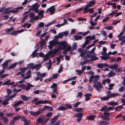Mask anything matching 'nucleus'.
<instances>
[{
	"mask_svg": "<svg viewBox=\"0 0 125 125\" xmlns=\"http://www.w3.org/2000/svg\"><path fill=\"white\" fill-rule=\"evenodd\" d=\"M59 43L57 42L55 40L53 39V40L49 42V45L48 47L51 50L54 46H56L57 45H59Z\"/></svg>",
	"mask_w": 125,
	"mask_h": 125,
	"instance_id": "nucleus-1",
	"label": "nucleus"
},
{
	"mask_svg": "<svg viewBox=\"0 0 125 125\" xmlns=\"http://www.w3.org/2000/svg\"><path fill=\"white\" fill-rule=\"evenodd\" d=\"M94 84V87L97 91L99 92L103 87L101 83L99 82H98Z\"/></svg>",
	"mask_w": 125,
	"mask_h": 125,
	"instance_id": "nucleus-2",
	"label": "nucleus"
},
{
	"mask_svg": "<svg viewBox=\"0 0 125 125\" xmlns=\"http://www.w3.org/2000/svg\"><path fill=\"white\" fill-rule=\"evenodd\" d=\"M83 115V114L82 112L76 113L74 114L75 117H78L77 118V121L78 122L80 121V120H81Z\"/></svg>",
	"mask_w": 125,
	"mask_h": 125,
	"instance_id": "nucleus-3",
	"label": "nucleus"
},
{
	"mask_svg": "<svg viewBox=\"0 0 125 125\" xmlns=\"http://www.w3.org/2000/svg\"><path fill=\"white\" fill-rule=\"evenodd\" d=\"M24 31V30H21L17 31H14L10 33L9 34L11 35L16 36L19 33H20Z\"/></svg>",
	"mask_w": 125,
	"mask_h": 125,
	"instance_id": "nucleus-4",
	"label": "nucleus"
},
{
	"mask_svg": "<svg viewBox=\"0 0 125 125\" xmlns=\"http://www.w3.org/2000/svg\"><path fill=\"white\" fill-rule=\"evenodd\" d=\"M55 6H53L50 7L46 10V12L48 11H49V12L51 14H53L55 11V8H54Z\"/></svg>",
	"mask_w": 125,
	"mask_h": 125,
	"instance_id": "nucleus-5",
	"label": "nucleus"
},
{
	"mask_svg": "<svg viewBox=\"0 0 125 125\" xmlns=\"http://www.w3.org/2000/svg\"><path fill=\"white\" fill-rule=\"evenodd\" d=\"M44 118V115L42 114L37 119V122L38 124H39L41 123L43 124V121Z\"/></svg>",
	"mask_w": 125,
	"mask_h": 125,
	"instance_id": "nucleus-6",
	"label": "nucleus"
},
{
	"mask_svg": "<svg viewBox=\"0 0 125 125\" xmlns=\"http://www.w3.org/2000/svg\"><path fill=\"white\" fill-rule=\"evenodd\" d=\"M59 45L62 46L63 49H64L66 47L68 46V45L66 43V42L65 41H63L60 42L59 43Z\"/></svg>",
	"mask_w": 125,
	"mask_h": 125,
	"instance_id": "nucleus-7",
	"label": "nucleus"
},
{
	"mask_svg": "<svg viewBox=\"0 0 125 125\" xmlns=\"http://www.w3.org/2000/svg\"><path fill=\"white\" fill-rule=\"evenodd\" d=\"M108 64L105 63H98L97 65V67L99 68H102L103 67H106L108 66Z\"/></svg>",
	"mask_w": 125,
	"mask_h": 125,
	"instance_id": "nucleus-8",
	"label": "nucleus"
},
{
	"mask_svg": "<svg viewBox=\"0 0 125 125\" xmlns=\"http://www.w3.org/2000/svg\"><path fill=\"white\" fill-rule=\"evenodd\" d=\"M93 55H94V58H92V57H94V56H93L91 55H90L89 54H86V56L88 58H92L91 60L92 61H94L98 59V58L97 57L96 58V56L95 55V54L94 53L93 54Z\"/></svg>",
	"mask_w": 125,
	"mask_h": 125,
	"instance_id": "nucleus-9",
	"label": "nucleus"
},
{
	"mask_svg": "<svg viewBox=\"0 0 125 125\" xmlns=\"http://www.w3.org/2000/svg\"><path fill=\"white\" fill-rule=\"evenodd\" d=\"M107 67L112 69H117L118 67V64L117 63H115L114 64L112 65H109L108 64V66Z\"/></svg>",
	"mask_w": 125,
	"mask_h": 125,
	"instance_id": "nucleus-10",
	"label": "nucleus"
},
{
	"mask_svg": "<svg viewBox=\"0 0 125 125\" xmlns=\"http://www.w3.org/2000/svg\"><path fill=\"white\" fill-rule=\"evenodd\" d=\"M26 84L27 85V86H26L25 87H24V89H26L27 91L30 90L31 87H34V86L30 83H27Z\"/></svg>",
	"mask_w": 125,
	"mask_h": 125,
	"instance_id": "nucleus-11",
	"label": "nucleus"
},
{
	"mask_svg": "<svg viewBox=\"0 0 125 125\" xmlns=\"http://www.w3.org/2000/svg\"><path fill=\"white\" fill-rule=\"evenodd\" d=\"M58 51V50L56 48H55L53 50L49 52V53L50 55H54Z\"/></svg>",
	"mask_w": 125,
	"mask_h": 125,
	"instance_id": "nucleus-12",
	"label": "nucleus"
},
{
	"mask_svg": "<svg viewBox=\"0 0 125 125\" xmlns=\"http://www.w3.org/2000/svg\"><path fill=\"white\" fill-rule=\"evenodd\" d=\"M44 12V10H40L38 12V15L39 16H41V17L39 18V19H40L43 18L44 17L43 13Z\"/></svg>",
	"mask_w": 125,
	"mask_h": 125,
	"instance_id": "nucleus-13",
	"label": "nucleus"
},
{
	"mask_svg": "<svg viewBox=\"0 0 125 125\" xmlns=\"http://www.w3.org/2000/svg\"><path fill=\"white\" fill-rule=\"evenodd\" d=\"M92 96V95L90 93H88L85 94V96L86 97L85 100L86 101H89L90 98V97Z\"/></svg>",
	"mask_w": 125,
	"mask_h": 125,
	"instance_id": "nucleus-14",
	"label": "nucleus"
},
{
	"mask_svg": "<svg viewBox=\"0 0 125 125\" xmlns=\"http://www.w3.org/2000/svg\"><path fill=\"white\" fill-rule=\"evenodd\" d=\"M8 62H5L2 64V66L3 69H6L7 68L8 69V68L9 67V66H8Z\"/></svg>",
	"mask_w": 125,
	"mask_h": 125,
	"instance_id": "nucleus-15",
	"label": "nucleus"
},
{
	"mask_svg": "<svg viewBox=\"0 0 125 125\" xmlns=\"http://www.w3.org/2000/svg\"><path fill=\"white\" fill-rule=\"evenodd\" d=\"M41 68V65L40 64H36L34 66H33L31 68V69H34L36 68V70H39Z\"/></svg>",
	"mask_w": 125,
	"mask_h": 125,
	"instance_id": "nucleus-16",
	"label": "nucleus"
},
{
	"mask_svg": "<svg viewBox=\"0 0 125 125\" xmlns=\"http://www.w3.org/2000/svg\"><path fill=\"white\" fill-rule=\"evenodd\" d=\"M94 79L93 82L94 83H97V82L99 80L100 78V76L99 75H95L94 76Z\"/></svg>",
	"mask_w": 125,
	"mask_h": 125,
	"instance_id": "nucleus-17",
	"label": "nucleus"
},
{
	"mask_svg": "<svg viewBox=\"0 0 125 125\" xmlns=\"http://www.w3.org/2000/svg\"><path fill=\"white\" fill-rule=\"evenodd\" d=\"M18 63L17 62H15L12 64L10 66H9V67L8 68V69L10 70L14 68L17 65Z\"/></svg>",
	"mask_w": 125,
	"mask_h": 125,
	"instance_id": "nucleus-18",
	"label": "nucleus"
},
{
	"mask_svg": "<svg viewBox=\"0 0 125 125\" xmlns=\"http://www.w3.org/2000/svg\"><path fill=\"white\" fill-rule=\"evenodd\" d=\"M1 120L3 121L5 124H7L8 121V120L7 117L5 116H2L1 117Z\"/></svg>",
	"mask_w": 125,
	"mask_h": 125,
	"instance_id": "nucleus-19",
	"label": "nucleus"
},
{
	"mask_svg": "<svg viewBox=\"0 0 125 125\" xmlns=\"http://www.w3.org/2000/svg\"><path fill=\"white\" fill-rule=\"evenodd\" d=\"M95 0H93L90 1L89 3L87 5L89 7H91L92 6L94 5L95 4Z\"/></svg>",
	"mask_w": 125,
	"mask_h": 125,
	"instance_id": "nucleus-20",
	"label": "nucleus"
},
{
	"mask_svg": "<svg viewBox=\"0 0 125 125\" xmlns=\"http://www.w3.org/2000/svg\"><path fill=\"white\" fill-rule=\"evenodd\" d=\"M23 103V101H20L18 102H17L14 104L13 105V107H16L18 106L19 105L22 104Z\"/></svg>",
	"mask_w": 125,
	"mask_h": 125,
	"instance_id": "nucleus-21",
	"label": "nucleus"
},
{
	"mask_svg": "<svg viewBox=\"0 0 125 125\" xmlns=\"http://www.w3.org/2000/svg\"><path fill=\"white\" fill-rule=\"evenodd\" d=\"M123 106L122 105H120L115 107V110L116 111H120L123 108Z\"/></svg>",
	"mask_w": 125,
	"mask_h": 125,
	"instance_id": "nucleus-22",
	"label": "nucleus"
},
{
	"mask_svg": "<svg viewBox=\"0 0 125 125\" xmlns=\"http://www.w3.org/2000/svg\"><path fill=\"white\" fill-rule=\"evenodd\" d=\"M90 41L92 40H94L95 38V36L94 35H93L91 36L90 35L86 37Z\"/></svg>",
	"mask_w": 125,
	"mask_h": 125,
	"instance_id": "nucleus-23",
	"label": "nucleus"
},
{
	"mask_svg": "<svg viewBox=\"0 0 125 125\" xmlns=\"http://www.w3.org/2000/svg\"><path fill=\"white\" fill-rule=\"evenodd\" d=\"M109 116L101 115L100 116V118H102L104 120L109 121L110 120V119L108 118Z\"/></svg>",
	"mask_w": 125,
	"mask_h": 125,
	"instance_id": "nucleus-24",
	"label": "nucleus"
},
{
	"mask_svg": "<svg viewBox=\"0 0 125 125\" xmlns=\"http://www.w3.org/2000/svg\"><path fill=\"white\" fill-rule=\"evenodd\" d=\"M95 116L94 115H90L88 116L86 118L88 120H93L94 119Z\"/></svg>",
	"mask_w": 125,
	"mask_h": 125,
	"instance_id": "nucleus-25",
	"label": "nucleus"
},
{
	"mask_svg": "<svg viewBox=\"0 0 125 125\" xmlns=\"http://www.w3.org/2000/svg\"><path fill=\"white\" fill-rule=\"evenodd\" d=\"M108 104L111 106H116L119 103L118 102H116L115 101H111L108 103Z\"/></svg>",
	"mask_w": 125,
	"mask_h": 125,
	"instance_id": "nucleus-26",
	"label": "nucleus"
},
{
	"mask_svg": "<svg viewBox=\"0 0 125 125\" xmlns=\"http://www.w3.org/2000/svg\"><path fill=\"white\" fill-rule=\"evenodd\" d=\"M14 29V27H11L10 28H7L6 29V32L7 34H9V32L12 31Z\"/></svg>",
	"mask_w": 125,
	"mask_h": 125,
	"instance_id": "nucleus-27",
	"label": "nucleus"
},
{
	"mask_svg": "<svg viewBox=\"0 0 125 125\" xmlns=\"http://www.w3.org/2000/svg\"><path fill=\"white\" fill-rule=\"evenodd\" d=\"M32 9H30L29 10V11L33 10L34 9H36V8L39 7L38 6L37 3H35L34 4H33L32 5Z\"/></svg>",
	"mask_w": 125,
	"mask_h": 125,
	"instance_id": "nucleus-28",
	"label": "nucleus"
},
{
	"mask_svg": "<svg viewBox=\"0 0 125 125\" xmlns=\"http://www.w3.org/2000/svg\"><path fill=\"white\" fill-rule=\"evenodd\" d=\"M74 37L75 40L77 41L79 39H81L82 38V37L80 35L77 36V35H75Z\"/></svg>",
	"mask_w": 125,
	"mask_h": 125,
	"instance_id": "nucleus-29",
	"label": "nucleus"
},
{
	"mask_svg": "<svg viewBox=\"0 0 125 125\" xmlns=\"http://www.w3.org/2000/svg\"><path fill=\"white\" fill-rule=\"evenodd\" d=\"M57 109L59 110L62 111L66 110V108L63 106H61L58 107Z\"/></svg>",
	"mask_w": 125,
	"mask_h": 125,
	"instance_id": "nucleus-30",
	"label": "nucleus"
},
{
	"mask_svg": "<svg viewBox=\"0 0 125 125\" xmlns=\"http://www.w3.org/2000/svg\"><path fill=\"white\" fill-rule=\"evenodd\" d=\"M30 114L31 115L36 117L38 115L37 111L34 112L33 111H31L30 112Z\"/></svg>",
	"mask_w": 125,
	"mask_h": 125,
	"instance_id": "nucleus-31",
	"label": "nucleus"
},
{
	"mask_svg": "<svg viewBox=\"0 0 125 125\" xmlns=\"http://www.w3.org/2000/svg\"><path fill=\"white\" fill-rule=\"evenodd\" d=\"M100 111L103 112L104 111H107V107L105 105L102 107L100 109Z\"/></svg>",
	"mask_w": 125,
	"mask_h": 125,
	"instance_id": "nucleus-32",
	"label": "nucleus"
},
{
	"mask_svg": "<svg viewBox=\"0 0 125 125\" xmlns=\"http://www.w3.org/2000/svg\"><path fill=\"white\" fill-rule=\"evenodd\" d=\"M83 109V108H75L74 109V110L77 112H79L82 111Z\"/></svg>",
	"mask_w": 125,
	"mask_h": 125,
	"instance_id": "nucleus-33",
	"label": "nucleus"
},
{
	"mask_svg": "<svg viewBox=\"0 0 125 125\" xmlns=\"http://www.w3.org/2000/svg\"><path fill=\"white\" fill-rule=\"evenodd\" d=\"M89 8V7L87 5L85 6V8L83 9L84 13L88 12V8Z\"/></svg>",
	"mask_w": 125,
	"mask_h": 125,
	"instance_id": "nucleus-34",
	"label": "nucleus"
},
{
	"mask_svg": "<svg viewBox=\"0 0 125 125\" xmlns=\"http://www.w3.org/2000/svg\"><path fill=\"white\" fill-rule=\"evenodd\" d=\"M109 56L107 54L105 56H102L101 58L102 59L106 60L109 59Z\"/></svg>",
	"mask_w": 125,
	"mask_h": 125,
	"instance_id": "nucleus-35",
	"label": "nucleus"
},
{
	"mask_svg": "<svg viewBox=\"0 0 125 125\" xmlns=\"http://www.w3.org/2000/svg\"><path fill=\"white\" fill-rule=\"evenodd\" d=\"M28 68L27 67L21 68L19 69V70L21 71L22 73H24L25 72V71Z\"/></svg>",
	"mask_w": 125,
	"mask_h": 125,
	"instance_id": "nucleus-36",
	"label": "nucleus"
},
{
	"mask_svg": "<svg viewBox=\"0 0 125 125\" xmlns=\"http://www.w3.org/2000/svg\"><path fill=\"white\" fill-rule=\"evenodd\" d=\"M43 104H52V102L51 100L49 101L47 100H45L43 101Z\"/></svg>",
	"mask_w": 125,
	"mask_h": 125,
	"instance_id": "nucleus-37",
	"label": "nucleus"
},
{
	"mask_svg": "<svg viewBox=\"0 0 125 125\" xmlns=\"http://www.w3.org/2000/svg\"><path fill=\"white\" fill-rule=\"evenodd\" d=\"M94 78V75H91L89 79V82L90 83H91L93 81Z\"/></svg>",
	"mask_w": 125,
	"mask_h": 125,
	"instance_id": "nucleus-38",
	"label": "nucleus"
},
{
	"mask_svg": "<svg viewBox=\"0 0 125 125\" xmlns=\"http://www.w3.org/2000/svg\"><path fill=\"white\" fill-rule=\"evenodd\" d=\"M21 98L24 101H27L28 100V98L26 96L23 95L21 96Z\"/></svg>",
	"mask_w": 125,
	"mask_h": 125,
	"instance_id": "nucleus-39",
	"label": "nucleus"
},
{
	"mask_svg": "<svg viewBox=\"0 0 125 125\" xmlns=\"http://www.w3.org/2000/svg\"><path fill=\"white\" fill-rule=\"evenodd\" d=\"M87 50H85L84 51H83L81 53L80 56L81 57H83L85 54L87 52Z\"/></svg>",
	"mask_w": 125,
	"mask_h": 125,
	"instance_id": "nucleus-40",
	"label": "nucleus"
},
{
	"mask_svg": "<svg viewBox=\"0 0 125 125\" xmlns=\"http://www.w3.org/2000/svg\"><path fill=\"white\" fill-rule=\"evenodd\" d=\"M8 99H7L6 100H4L2 103V105H5L9 103V102H8L7 101H8Z\"/></svg>",
	"mask_w": 125,
	"mask_h": 125,
	"instance_id": "nucleus-41",
	"label": "nucleus"
},
{
	"mask_svg": "<svg viewBox=\"0 0 125 125\" xmlns=\"http://www.w3.org/2000/svg\"><path fill=\"white\" fill-rule=\"evenodd\" d=\"M108 100L107 95L105 96H104L101 98V100L102 101H104Z\"/></svg>",
	"mask_w": 125,
	"mask_h": 125,
	"instance_id": "nucleus-42",
	"label": "nucleus"
},
{
	"mask_svg": "<svg viewBox=\"0 0 125 125\" xmlns=\"http://www.w3.org/2000/svg\"><path fill=\"white\" fill-rule=\"evenodd\" d=\"M43 101L42 100H40L38 101L37 102H36L35 103V104L36 105H37L39 104H43Z\"/></svg>",
	"mask_w": 125,
	"mask_h": 125,
	"instance_id": "nucleus-43",
	"label": "nucleus"
},
{
	"mask_svg": "<svg viewBox=\"0 0 125 125\" xmlns=\"http://www.w3.org/2000/svg\"><path fill=\"white\" fill-rule=\"evenodd\" d=\"M73 50H74L76 49L77 48V44L76 43H74L72 46Z\"/></svg>",
	"mask_w": 125,
	"mask_h": 125,
	"instance_id": "nucleus-44",
	"label": "nucleus"
},
{
	"mask_svg": "<svg viewBox=\"0 0 125 125\" xmlns=\"http://www.w3.org/2000/svg\"><path fill=\"white\" fill-rule=\"evenodd\" d=\"M57 87V86L56 83H53L52 85L50 86L51 88H55Z\"/></svg>",
	"mask_w": 125,
	"mask_h": 125,
	"instance_id": "nucleus-45",
	"label": "nucleus"
},
{
	"mask_svg": "<svg viewBox=\"0 0 125 125\" xmlns=\"http://www.w3.org/2000/svg\"><path fill=\"white\" fill-rule=\"evenodd\" d=\"M45 45V42L44 39H42V41L40 42V46L42 47L43 45Z\"/></svg>",
	"mask_w": 125,
	"mask_h": 125,
	"instance_id": "nucleus-46",
	"label": "nucleus"
},
{
	"mask_svg": "<svg viewBox=\"0 0 125 125\" xmlns=\"http://www.w3.org/2000/svg\"><path fill=\"white\" fill-rule=\"evenodd\" d=\"M113 28V27L112 26H107L104 27V28L108 30H112Z\"/></svg>",
	"mask_w": 125,
	"mask_h": 125,
	"instance_id": "nucleus-47",
	"label": "nucleus"
},
{
	"mask_svg": "<svg viewBox=\"0 0 125 125\" xmlns=\"http://www.w3.org/2000/svg\"><path fill=\"white\" fill-rule=\"evenodd\" d=\"M21 116L20 115L17 116H15L13 119V121H16L19 119V118H20Z\"/></svg>",
	"mask_w": 125,
	"mask_h": 125,
	"instance_id": "nucleus-48",
	"label": "nucleus"
},
{
	"mask_svg": "<svg viewBox=\"0 0 125 125\" xmlns=\"http://www.w3.org/2000/svg\"><path fill=\"white\" fill-rule=\"evenodd\" d=\"M76 72L78 73V74L79 75H81V74L83 73L82 71L80 70H76Z\"/></svg>",
	"mask_w": 125,
	"mask_h": 125,
	"instance_id": "nucleus-49",
	"label": "nucleus"
},
{
	"mask_svg": "<svg viewBox=\"0 0 125 125\" xmlns=\"http://www.w3.org/2000/svg\"><path fill=\"white\" fill-rule=\"evenodd\" d=\"M48 33L47 32H45L41 35L40 36V39H41L43 37L45 36Z\"/></svg>",
	"mask_w": 125,
	"mask_h": 125,
	"instance_id": "nucleus-50",
	"label": "nucleus"
},
{
	"mask_svg": "<svg viewBox=\"0 0 125 125\" xmlns=\"http://www.w3.org/2000/svg\"><path fill=\"white\" fill-rule=\"evenodd\" d=\"M114 85L115 84L113 83H111L109 85V88L108 89L109 90L112 89L113 88L112 87H113L114 86Z\"/></svg>",
	"mask_w": 125,
	"mask_h": 125,
	"instance_id": "nucleus-51",
	"label": "nucleus"
},
{
	"mask_svg": "<svg viewBox=\"0 0 125 125\" xmlns=\"http://www.w3.org/2000/svg\"><path fill=\"white\" fill-rule=\"evenodd\" d=\"M77 20L79 21H84L86 20L85 18H82L81 17H79L77 18Z\"/></svg>",
	"mask_w": 125,
	"mask_h": 125,
	"instance_id": "nucleus-52",
	"label": "nucleus"
},
{
	"mask_svg": "<svg viewBox=\"0 0 125 125\" xmlns=\"http://www.w3.org/2000/svg\"><path fill=\"white\" fill-rule=\"evenodd\" d=\"M65 106L66 107L69 109H72V107L71 106V105L70 104H67L65 105Z\"/></svg>",
	"mask_w": 125,
	"mask_h": 125,
	"instance_id": "nucleus-53",
	"label": "nucleus"
},
{
	"mask_svg": "<svg viewBox=\"0 0 125 125\" xmlns=\"http://www.w3.org/2000/svg\"><path fill=\"white\" fill-rule=\"evenodd\" d=\"M115 73L113 71H111L108 74L109 76L111 77L115 75Z\"/></svg>",
	"mask_w": 125,
	"mask_h": 125,
	"instance_id": "nucleus-54",
	"label": "nucleus"
},
{
	"mask_svg": "<svg viewBox=\"0 0 125 125\" xmlns=\"http://www.w3.org/2000/svg\"><path fill=\"white\" fill-rule=\"evenodd\" d=\"M11 82L10 80H8V81H5L4 83L2 84L3 85H8V84L9 83Z\"/></svg>",
	"mask_w": 125,
	"mask_h": 125,
	"instance_id": "nucleus-55",
	"label": "nucleus"
},
{
	"mask_svg": "<svg viewBox=\"0 0 125 125\" xmlns=\"http://www.w3.org/2000/svg\"><path fill=\"white\" fill-rule=\"evenodd\" d=\"M101 33L104 36L106 37L107 36V34L106 31L104 30H102L101 31Z\"/></svg>",
	"mask_w": 125,
	"mask_h": 125,
	"instance_id": "nucleus-56",
	"label": "nucleus"
},
{
	"mask_svg": "<svg viewBox=\"0 0 125 125\" xmlns=\"http://www.w3.org/2000/svg\"><path fill=\"white\" fill-rule=\"evenodd\" d=\"M81 103V102H77L73 106V107L74 108H76Z\"/></svg>",
	"mask_w": 125,
	"mask_h": 125,
	"instance_id": "nucleus-57",
	"label": "nucleus"
},
{
	"mask_svg": "<svg viewBox=\"0 0 125 125\" xmlns=\"http://www.w3.org/2000/svg\"><path fill=\"white\" fill-rule=\"evenodd\" d=\"M125 89V87L123 86H122L120 87L119 89V92H122Z\"/></svg>",
	"mask_w": 125,
	"mask_h": 125,
	"instance_id": "nucleus-58",
	"label": "nucleus"
},
{
	"mask_svg": "<svg viewBox=\"0 0 125 125\" xmlns=\"http://www.w3.org/2000/svg\"><path fill=\"white\" fill-rule=\"evenodd\" d=\"M94 9L93 8L88 9V12H89L91 13H92L94 11V10H93Z\"/></svg>",
	"mask_w": 125,
	"mask_h": 125,
	"instance_id": "nucleus-59",
	"label": "nucleus"
},
{
	"mask_svg": "<svg viewBox=\"0 0 125 125\" xmlns=\"http://www.w3.org/2000/svg\"><path fill=\"white\" fill-rule=\"evenodd\" d=\"M115 108L114 106L110 107L107 108V111H112L113 110V109Z\"/></svg>",
	"mask_w": 125,
	"mask_h": 125,
	"instance_id": "nucleus-60",
	"label": "nucleus"
},
{
	"mask_svg": "<svg viewBox=\"0 0 125 125\" xmlns=\"http://www.w3.org/2000/svg\"><path fill=\"white\" fill-rule=\"evenodd\" d=\"M47 107L46 108V109H48V110L49 111H53V109L52 107H51L49 106H46Z\"/></svg>",
	"mask_w": 125,
	"mask_h": 125,
	"instance_id": "nucleus-61",
	"label": "nucleus"
},
{
	"mask_svg": "<svg viewBox=\"0 0 125 125\" xmlns=\"http://www.w3.org/2000/svg\"><path fill=\"white\" fill-rule=\"evenodd\" d=\"M52 112H48L46 114V116L47 117H50L52 115Z\"/></svg>",
	"mask_w": 125,
	"mask_h": 125,
	"instance_id": "nucleus-62",
	"label": "nucleus"
},
{
	"mask_svg": "<svg viewBox=\"0 0 125 125\" xmlns=\"http://www.w3.org/2000/svg\"><path fill=\"white\" fill-rule=\"evenodd\" d=\"M38 54V53H35L33 52L31 54L32 56V58H34Z\"/></svg>",
	"mask_w": 125,
	"mask_h": 125,
	"instance_id": "nucleus-63",
	"label": "nucleus"
},
{
	"mask_svg": "<svg viewBox=\"0 0 125 125\" xmlns=\"http://www.w3.org/2000/svg\"><path fill=\"white\" fill-rule=\"evenodd\" d=\"M44 22H40L39 23V24L38 25L40 27V28L43 27L44 25Z\"/></svg>",
	"mask_w": 125,
	"mask_h": 125,
	"instance_id": "nucleus-64",
	"label": "nucleus"
}]
</instances>
